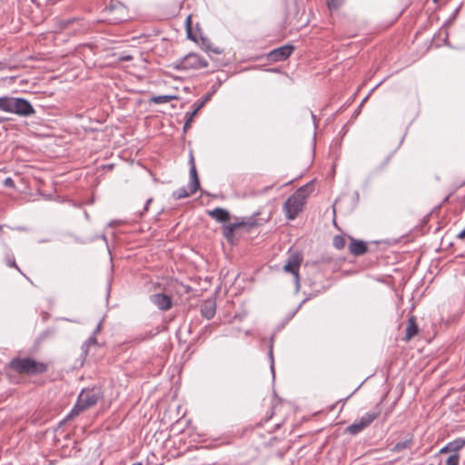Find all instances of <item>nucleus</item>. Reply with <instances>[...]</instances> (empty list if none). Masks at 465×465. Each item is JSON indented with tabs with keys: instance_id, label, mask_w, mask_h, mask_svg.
<instances>
[{
	"instance_id": "nucleus-37",
	"label": "nucleus",
	"mask_w": 465,
	"mask_h": 465,
	"mask_svg": "<svg viewBox=\"0 0 465 465\" xmlns=\"http://www.w3.org/2000/svg\"><path fill=\"white\" fill-rule=\"evenodd\" d=\"M132 465H143L141 462H136V463H134Z\"/></svg>"
},
{
	"instance_id": "nucleus-4",
	"label": "nucleus",
	"mask_w": 465,
	"mask_h": 465,
	"mask_svg": "<svg viewBox=\"0 0 465 465\" xmlns=\"http://www.w3.org/2000/svg\"><path fill=\"white\" fill-rule=\"evenodd\" d=\"M382 407L381 403L376 404V406L366 412L361 417L359 420H355L352 424L346 428V431L351 435H356L362 431L364 429L369 427L372 421H374L381 413Z\"/></svg>"
},
{
	"instance_id": "nucleus-32",
	"label": "nucleus",
	"mask_w": 465,
	"mask_h": 465,
	"mask_svg": "<svg viewBox=\"0 0 465 465\" xmlns=\"http://www.w3.org/2000/svg\"><path fill=\"white\" fill-rule=\"evenodd\" d=\"M122 61H131L133 60V57L131 55H125L121 57Z\"/></svg>"
},
{
	"instance_id": "nucleus-29",
	"label": "nucleus",
	"mask_w": 465,
	"mask_h": 465,
	"mask_svg": "<svg viewBox=\"0 0 465 465\" xmlns=\"http://www.w3.org/2000/svg\"><path fill=\"white\" fill-rule=\"evenodd\" d=\"M96 343V338L94 336H92L90 337L86 341H85V345L86 346H90L92 344H95Z\"/></svg>"
},
{
	"instance_id": "nucleus-12",
	"label": "nucleus",
	"mask_w": 465,
	"mask_h": 465,
	"mask_svg": "<svg viewBox=\"0 0 465 465\" xmlns=\"http://www.w3.org/2000/svg\"><path fill=\"white\" fill-rule=\"evenodd\" d=\"M465 446V438H457L452 441H450L447 445L440 449V453H454L459 454L458 452L463 449Z\"/></svg>"
},
{
	"instance_id": "nucleus-3",
	"label": "nucleus",
	"mask_w": 465,
	"mask_h": 465,
	"mask_svg": "<svg viewBox=\"0 0 465 465\" xmlns=\"http://www.w3.org/2000/svg\"><path fill=\"white\" fill-rule=\"evenodd\" d=\"M100 398L98 391L93 390H83L77 398V401L70 413L67 415L66 420H71L79 415L84 411L95 405Z\"/></svg>"
},
{
	"instance_id": "nucleus-8",
	"label": "nucleus",
	"mask_w": 465,
	"mask_h": 465,
	"mask_svg": "<svg viewBox=\"0 0 465 465\" xmlns=\"http://www.w3.org/2000/svg\"><path fill=\"white\" fill-rule=\"evenodd\" d=\"M207 66V61L197 54H190L186 55L183 61V67L185 69H202L206 68Z\"/></svg>"
},
{
	"instance_id": "nucleus-17",
	"label": "nucleus",
	"mask_w": 465,
	"mask_h": 465,
	"mask_svg": "<svg viewBox=\"0 0 465 465\" xmlns=\"http://www.w3.org/2000/svg\"><path fill=\"white\" fill-rule=\"evenodd\" d=\"M12 103H13V96H1L0 97V110L2 112L11 114Z\"/></svg>"
},
{
	"instance_id": "nucleus-14",
	"label": "nucleus",
	"mask_w": 465,
	"mask_h": 465,
	"mask_svg": "<svg viewBox=\"0 0 465 465\" xmlns=\"http://www.w3.org/2000/svg\"><path fill=\"white\" fill-rule=\"evenodd\" d=\"M349 251L355 256L364 254L368 251L365 242L352 239L349 245Z\"/></svg>"
},
{
	"instance_id": "nucleus-30",
	"label": "nucleus",
	"mask_w": 465,
	"mask_h": 465,
	"mask_svg": "<svg viewBox=\"0 0 465 465\" xmlns=\"http://www.w3.org/2000/svg\"><path fill=\"white\" fill-rule=\"evenodd\" d=\"M153 199L152 198H149L147 201H146V203L144 205V208H143V212H142L140 214L143 215V213H145L147 210H148V206L149 204L152 203Z\"/></svg>"
},
{
	"instance_id": "nucleus-13",
	"label": "nucleus",
	"mask_w": 465,
	"mask_h": 465,
	"mask_svg": "<svg viewBox=\"0 0 465 465\" xmlns=\"http://www.w3.org/2000/svg\"><path fill=\"white\" fill-rule=\"evenodd\" d=\"M216 312V302L214 299L205 300L201 304V313L203 317L207 320H211L214 317Z\"/></svg>"
},
{
	"instance_id": "nucleus-2",
	"label": "nucleus",
	"mask_w": 465,
	"mask_h": 465,
	"mask_svg": "<svg viewBox=\"0 0 465 465\" xmlns=\"http://www.w3.org/2000/svg\"><path fill=\"white\" fill-rule=\"evenodd\" d=\"M311 193L312 185L307 183L296 190L295 193L287 199L283 204V210L288 220H293L299 213L302 212L305 200Z\"/></svg>"
},
{
	"instance_id": "nucleus-9",
	"label": "nucleus",
	"mask_w": 465,
	"mask_h": 465,
	"mask_svg": "<svg viewBox=\"0 0 465 465\" xmlns=\"http://www.w3.org/2000/svg\"><path fill=\"white\" fill-rule=\"evenodd\" d=\"M294 47L292 45H285L283 46L272 50L268 57L272 62H280L287 59L293 52Z\"/></svg>"
},
{
	"instance_id": "nucleus-33",
	"label": "nucleus",
	"mask_w": 465,
	"mask_h": 465,
	"mask_svg": "<svg viewBox=\"0 0 465 465\" xmlns=\"http://www.w3.org/2000/svg\"><path fill=\"white\" fill-rule=\"evenodd\" d=\"M269 354H270V358H271V361H272V366H271V368H272V371H274V369H273V357H272V349H271V351H270V353H269Z\"/></svg>"
},
{
	"instance_id": "nucleus-19",
	"label": "nucleus",
	"mask_w": 465,
	"mask_h": 465,
	"mask_svg": "<svg viewBox=\"0 0 465 465\" xmlns=\"http://www.w3.org/2000/svg\"><path fill=\"white\" fill-rule=\"evenodd\" d=\"M200 109H201V105H196L193 112L186 114L187 119L183 125L184 132H186V130L191 127V124L193 121V117L197 114V113Z\"/></svg>"
},
{
	"instance_id": "nucleus-39",
	"label": "nucleus",
	"mask_w": 465,
	"mask_h": 465,
	"mask_svg": "<svg viewBox=\"0 0 465 465\" xmlns=\"http://www.w3.org/2000/svg\"><path fill=\"white\" fill-rule=\"evenodd\" d=\"M4 118L0 117V124L4 122Z\"/></svg>"
},
{
	"instance_id": "nucleus-40",
	"label": "nucleus",
	"mask_w": 465,
	"mask_h": 465,
	"mask_svg": "<svg viewBox=\"0 0 465 465\" xmlns=\"http://www.w3.org/2000/svg\"><path fill=\"white\" fill-rule=\"evenodd\" d=\"M434 1L436 2L437 0H434Z\"/></svg>"
},
{
	"instance_id": "nucleus-5",
	"label": "nucleus",
	"mask_w": 465,
	"mask_h": 465,
	"mask_svg": "<svg viewBox=\"0 0 465 465\" xmlns=\"http://www.w3.org/2000/svg\"><path fill=\"white\" fill-rule=\"evenodd\" d=\"M257 224L258 223L256 222V219L253 216L242 218L241 222H235V223L224 225L223 227V235L228 242H232L234 232L238 228L247 227L250 229V228L257 226Z\"/></svg>"
},
{
	"instance_id": "nucleus-6",
	"label": "nucleus",
	"mask_w": 465,
	"mask_h": 465,
	"mask_svg": "<svg viewBox=\"0 0 465 465\" xmlns=\"http://www.w3.org/2000/svg\"><path fill=\"white\" fill-rule=\"evenodd\" d=\"M302 258L298 252L290 253L286 263L283 266L285 272L291 273L294 276V282L297 290L300 288V275L299 269L302 263Z\"/></svg>"
},
{
	"instance_id": "nucleus-21",
	"label": "nucleus",
	"mask_w": 465,
	"mask_h": 465,
	"mask_svg": "<svg viewBox=\"0 0 465 465\" xmlns=\"http://www.w3.org/2000/svg\"><path fill=\"white\" fill-rule=\"evenodd\" d=\"M177 97L174 95H159L153 98V101L156 104H164L168 103L173 99H176Z\"/></svg>"
},
{
	"instance_id": "nucleus-7",
	"label": "nucleus",
	"mask_w": 465,
	"mask_h": 465,
	"mask_svg": "<svg viewBox=\"0 0 465 465\" xmlns=\"http://www.w3.org/2000/svg\"><path fill=\"white\" fill-rule=\"evenodd\" d=\"M11 114H17L21 117H28L35 114L33 105L25 98L13 97Z\"/></svg>"
},
{
	"instance_id": "nucleus-20",
	"label": "nucleus",
	"mask_w": 465,
	"mask_h": 465,
	"mask_svg": "<svg viewBox=\"0 0 465 465\" xmlns=\"http://www.w3.org/2000/svg\"><path fill=\"white\" fill-rule=\"evenodd\" d=\"M191 191L188 192L187 189L185 187H181L179 188L177 191H174L173 193V197L175 199V200H181L183 198H185V197H188L189 195H191Z\"/></svg>"
},
{
	"instance_id": "nucleus-38",
	"label": "nucleus",
	"mask_w": 465,
	"mask_h": 465,
	"mask_svg": "<svg viewBox=\"0 0 465 465\" xmlns=\"http://www.w3.org/2000/svg\"><path fill=\"white\" fill-rule=\"evenodd\" d=\"M311 114H312V119L314 120L315 119V115L312 114V112Z\"/></svg>"
},
{
	"instance_id": "nucleus-34",
	"label": "nucleus",
	"mask_w": 465,
	"mask_h": 465,
	"mask_svg": "<svg viewBox=\"0 0 465 465\" xmlns=\"http://www.w3.org/2000/svg\"><path fill=\"white\" fill-rule=\"evenodd\" d=\"M390 160H391V156H387L382 163V168H384L389 163Z\"/></svg>"
},
{
	"instance_id": "nucleus-10",
	"label": "nucleus",
	"mask_w": 465,
	"mask_h": 465,
	"mask_svg": "<svg viewBox=\"0 0 465 465\" xmlns=\"http://www.w3.org/2000/svg\"><path fill=\"white\" fill-rule=\"evenodd\" d=\"M150 301L158 309L162 311H167L172 308L173 302L172 298L164 293H155L150 296Z\"/></svg>"
},
{
	"instance_id": "nucleus-23",
	"label": "nucleus",
	"mask_w": 465,
	"mask_h": 465,
	"mask_svg": "<svg viewBox=\"0 0 465 465\" xmlns=\"http://www.w3.org/2000/svg\"><path fill=\"white\" fill-rule=\"evenodd\" d=\"M460 463V455L450 453L449 458L446 460V465H459Z\"/></svg>"
},
{
	"instance_id": "nucleus-26",
	"label": "nucleus",
	"mask_w": 465,
	"mask_h": 465,
	"mask_svg": "<svg viewBox=\"0 0 465 465\" xmlns=\"http://www.w3.org/2000/svg\"><path fill=\"white\" fill-rule=\"evenodd\" d=\"M6 263L9 267H14L15 268L17 271L21 272L19 267L17 266L15 261V258L12 257V258H7V261H6Z\"/></svg>"
},
{
	"instance_id": "nucleus-16",
	"label": "nucleus",
	"mask_w": 465,
	"mask_h": 465,
	"mask_svg": "<svg viewBox=\"0 0 465 465\" xmlns=\"http://www.w3.org/2000/svg\"><path fill=\"white\" fill-rule=\"evenodd\" d=\"M418 331L419 328L416 323V318L414 316H411L408 320L404 340L407 341H411L418 333Z\"/></svg>"
},
{
	"instance_id": "nucleus-25",
	"label": "nucleus",
	"mask_w": 465,
	"mask_h": 465,
	"mask_svg": "<svg viewBox=\"0 0 465 465\" xmlns=\"http://www.w3.org/2000/svg\"><path fill=\"white\" fill-rule=\"evenodd\" d=\"M186 24H187V35H188V38L195 41V37L192 34V31H191V28H190V25H191V17L188 16L187 19H186Z\"/></svg>"
},
{
	"instance_id": "nucleus-1",
	"label": "nucleus",
	"mask_w": 465,
	"mask_h": 465,
	"mask_svg": "<svg viewBox=\"0 0 465 465\" xmlns=\"http://www.w3.org/2000/svg\"><path fill=\"white\" fill-rule=\"evenodd\" d=\"M9 368L19 373L35 376L47 371V365L31 357H15L9 362Z\"/></svg>"
},
{
	"instance_id": "nucleus-28",
	"label": "nucleus",
	"mask_w": 465,
	"mask_h": 465,
	"mask_svg": "<svg viewBox=\"0 0 465 465\" xmlns=\"http://www.w3.org/2000/svg\"><path fill=\"white\" fill-rule=\"evenodd\" d=\"M4 184L8 187H13L15 183L12 178L8 177L4 181Z\"/></svg>"
},
{
	"instance_id": "nucleus-11",
	"label": "nucleus",
	"mask_w": 465,
	"mask_h": 465,
	"mask_svg": "<svg viewBox=\"0 0 465 465\" xmlns=\"http://www.w3.org/2000/svg\"><path fill=\"white\" fill-rule=\"evenodd\" d=\"M189 165H190V183L189 188H191V193H195L200 188V180L198 177L194 157L193 153H190L189 157Z\"/></svg>"
},
{
	"instance_id": "nucleus-22",
	"label": "nucleus",
	"mask_w": 465,
	"mask_h": 465,
	"mask_svg": "<svg viewBox=\"0 0 465 465\" xmlns=\"http://www.w3.org/2000/svg\"><path fill=\"white\" fill-rule=\"evenodd\" d=\"M333 246L338 250L342 249L345 246V239L342 236L336 235L333 238Z\"/></svg>"
},
{
	"instance_id": "nucleus-24",
	"label": "nucleus",
	"mask_w": 465,
	"mask_h": 465,
	"mask_svg": "<svg viewBox=\"0 0 465 465\" xmlns=\"http://www.w3.org/2000/svg\"><path fill=\"white\" fill-rule=\"evenodd\" d=\"M342 3V0H327V5L330 9L338 8Z\"/></svg>"
},
{
	"instance_id": "nucleus-27",
	"label": "nucleus",
	"mask_w": 465,
	"mask_h": 465,
	"mask_svg": "<svg viewBox=\"0 0 465 465\" xmlns=\"http://www.w3.org/2000/svg\"><path fill=\"white\" fill-rule=\"evenodd\" d=\"M212 94H207L203 99H202V102H200L198 104H194L193 105H201V108L211 99Z\"/></svg>"
},
{
	"instance_id": "nucleus-31",
	"label": "nucleus",
	"mask_w": 465,
	"mask_h": 465,
	"mask_svg": "<svg viewBox=\"0 0 465 465\" xmlns=\"http://www.w3.org/2000/svg\"><path fill=\"white\" fill-rule=\"evenodd\" d=\"M458 238L461 239V240L465 238V228L461 232H459Z\"/></svg>"
},
{
	"instance_id": "nucleus-15",
	"label": "nucleus",
	"mask_w": 465,
	"mask_h": 465,
	"mask_svg": "<svg viewBox=\"0 0 465 465\" xmlns=\"http://www.w3.org/2000/svg\"><path fill=\"white\" fill-rule=\"evenodd\" d=\"M208 214L210 217H212L213 219H214L220 223L227 222L230 218L229 212L227 210L220 208V207H217L212 211H209Z\"/></svg>"
},
{
	"instance_id": "nucleus-18",
	"label": "nucleus",
	"mask_w": 465,
	"mask_h": 465,
	"mask_svg": "<svg viewBox=\"0 0 465 465\" xmlns=\"http://www.w3.org/2000/svg\"><path fill=\"white\" fill-rule=\"evenodd\" d=\"M412 444H413V440H412V438L411 437L410 439H408L404 441L396 443L393 446V448L391 449V450L393 452H401L405 449H410L412 446Z\"/></svg>"
},
{
	"instance_id": "nucleus-35",
	"label": "nucleus",
	"mask_w": 465,
	"mask_h": 465,
	"mask_svg": "<svg viewBox=\"0 0 465 465\" xmlns=\"http://www.w3.org/2000/svg\"><path fill=\"white\" fill-rule=\"evenodd\" d=\"M100 328H101V322L97 325V327L94 331V333H97L100 331Z\"/></svg>"
},
{
	"instance_id": "nucleus-36",
	"label": "nucleus",
	"mask_w": 465,
	"mask_h": 465,
	"mask_svg": "<svg viewBox=\"0 0 465 465\" xmlns=\"http://www.w3.org/2000/svg\"><path fill=\"white\" fill-rule=\"evenodd\" d=\"M213 52L216 53V54H220V51L218 49H213Z\"/></svg>"
}]
</instances>
